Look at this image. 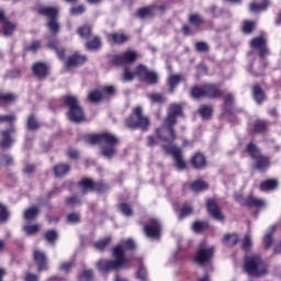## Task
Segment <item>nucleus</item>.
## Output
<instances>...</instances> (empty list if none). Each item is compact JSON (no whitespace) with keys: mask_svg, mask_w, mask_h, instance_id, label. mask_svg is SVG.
I'll return each mask as SVG.
<instances>
[{"mask_svg":"<svg viewBox=\"0 0 281 281\" xmlns=\"http://www.w3.org/2000/svg\"><path fill=\"white\" fill-rule=\"evenodd\" d=\"M126 249L124 246H116L113 249L114 260L101 259L98 262L100 271H117L119 269H128L131 267V260L125 256Z\"/></svg>","mask_w":281,"mask_h":281,"instance_id":"1","label":"nucleus"},{"mask_svg":"<svg viewBox=\"0 0 281 281\" xmlns=\"http://www.w3.org/2000/svg\"><path fill=\"white\" fill-rule=\"evenodd\" d=\"M87 142L91 145L101 144L103 148L102 155L103 157H106V159L115 157V153H117L115 146L117 145L119 139L114 134L109 132L89 135L87 136Z\"/></svg>","mask_w":281,"mask_h":281,"instance_id":"2","label":"nucleus"},{"mask_svg":"<svg viewBox=\"0 0 281 281\" xmlns=\"http://www.w3.org/2000/svg\"><path fill=\"white\" fill-rule=\"evenodd\" d=\"M244 271L254 278L267 276V263L260 255H248L245 257Z\"/></svg>","mask_w":281,"mask_h":281,"instance_id":"3","label":"nucleus"},{"mask_svg":"<svg viewBox=\"0 0 281 281\" xmlns=\"http://www.w3.org/2000/svg\"><path fill=\"white\" fill-rule=\"evenodd\" d=\"M135 76H138L142 80L145 82H148V85H157L159 82V75L155 71L148 70L146 66L139 65L136 68V72L131 71V69L125 68L124 75H123V81L128 82V80H133Z\"/></svg>","mask_w":281,"mask_h":281,"instance_id":"4","label":"nucleus"},{"mask_svg":"<svg viewBox=\"0 0 281 281\" xmlns=\"http://www.w3.org/2000/svg\"><path fill=\"white\" fill-rule=\"evenodd\" d=\"M65 104L68 106V117L70 122H76L77 124L83 122L85 120V111L82 106H80V102L78 98L75 95L65 97Z\"/></svg>","mask_w":281,"mask_h":281,"instance_id":"5","label":"nucleus"},{"mask_svg":"<svg viewBox=\"0 0 281 281\" xmlns=\"http://www.w3.org/2000/svg\"><path fill=\"white\" fill-rule=\"evenodd\" d=\"M246 151L255 160V168L257 170L265 172L269 168V158L260 154V149L254 143L247 145Z\"/></svg>","mask_w":281,"mask_h":281,"instance_id":"6","label":"nucleus"},{"mask_svg":"<svg viewBox=\"0 0 281 281\" xmlns=\"http://www.w3.org/2000/svg\"><path fill=\"white\" fill-rule=\"evenodd\" d=\"M150 125L148 117L142 114V106H136L133 111V114L126 120V126L128 128H142L146 131Z\"/></svg>","mask_w":281,"mask_h":281,"instance_id":"7","label":"nucleus"},{"mask_svg":"<svg viewBox=\"0 0 281 281\" xmlns=\"http://www.w3.org/2000/svg\"><path fill=\"white\" fill-rule=\"evenodd\" d=\"M192 98H221V88L217 85L195 86L191 90Z\"/></svg>","mask_w":281,"mask_h":281,"instance_id":"8","label":"nucleus"},{"mask_svg":"<svg viewBox=\"0 0 281 281\" xmlns=\"http://www.w3.org/2000/svg\"><path fill=\"white\" fill-rule=\"evenodd\" d=\"M38 14H43L44 16H48L49 21L47 23L48 30L50 32H58L60 30V25L58 21H56V16H58V8L56 7H40L37 9Z\"/></svg>","mask_w":281,"mask_h":281,"instance_id":"9","label":"nucleus"},{"mask_svg":"<svg viewBox=\"0 0 281 281\" xmlns=\"http://www.w3.org/2000/svg\"><path fill=\"white\" fill-rule=\"evenodd\" d=\"M214 256V247L207 246V244H200L198 251L195 254V262L198 265H207L212 257Z\"/></svg>","mask_w":281,"mask_h":281,"instance_id":"10","label":"nucleus"},{"mask_svg":"<svg viewBox=\"0 0 281 281\" xmlns=\"http://www.w3.org/2000/svg\"><path fill=\"white\" fill-rule=\"evenodd\" d=\"M162 150L167 153V155H171L176 161V166L179 170H186V160H183V155L181 148L177 146H162Z\"/></svg>","mask_w":281,"mask_h":281,"instance_id":"11","label":"nucleus"},{"mask_svg":"<svg viewBox=\"0 0 281 281\" xmlns=\"http://www.w3.org/2000/svg\"><path fill=\"white\" fill-rule=\"evenodd\" d=\"M137 53L133 49L125 50L122 55H115L112 59L113 65L122 67V65H131L137 60Z\"/></svg>","mask_w":281,"mask_h":281,"instance_id":"12","label":"nucleus"},{"mask_svg":"<svg viewBox=\"0 0 281 281\" xmlns=\"http://www.w3.org/2000/svg\"><path fill=\"white\" fill-rule=\"evenodd\" d=\"M172 126H175V124H168L165 120L164 125L156 130V135H158L159 139L162 142H175V139H177V134H175V128H172Z\"/></svg>","mask_w":281,"mask_h":281,"instance_id":"13","label":"nucleus"},{"mask_svg":"<svg viewBox=\"0 0 281 281\" xmlns=\"http://www.w3.org/2000/svg\"><path fill=\"white\" fill-rule=\"evenodd\" d=\"M115 94V87L108 86L103 89L92 90L88 94V100L90 102H100L102 99L106 98V95Z\"/></svg>","mask_w":281,"mask_h":281,"instance_id":"14","label":"nucleus"},{"mask_svg":"<svg viewBox=\"0 0 281 281\" xmlns=\"http://www.w3.org/2000/svg\"><path fill=\"white\" fill-rule=\"evenodd\" d=\"M79 187L81 189V192L83 194H87V192H91L95 190L97 192H102L104 191V184L100 182H93V180L89 178H85L79 182Z\"/></svg>","mask_w":281,"mask_h":281,"instance_id":"15","label":"nucleus"},{"mask_svg":"<svg viewBox=\"0 0 281 281\" xmlns=\"http://www.w3.org/2000/svg\"><path fill=\"white\" fill-rule=\"evenodd\" d=\"M144 232L148 238H159L161 234V223L153 218L144 226Z\"/></svg>","mask_w":281,"mask_h":281,"instance_id":"16","label":"nucleus"},{"mask_svg":"<svg viewBox=\"0 0 281 281\" xmlns=\"http://www.w3.org/2000/svg\"><path fill=\"white\" fill-rule=\"evenodd\" d=\"M250 46L254 47V49H259L261 60L265 59V56H269V48H267V40H265V37H255L251 41Z\"/></svg>","mask_w":281,"mask_h":281,"instance_id":"17","label":"nucleus"},{"mask_svg":"<svg viewBox=\"0 0 281 281\" xmlns=\"http://www.w3.org/2000/svg\"><path fill=\"white\" fill-rule=\"evenodd\" d=\"M183 109L179 104L172 103L169 106L168 116L166 117V124H177V117L181 115Z\"/></svg>","mask_w":281,"mask_h":281,"instance_id":"18","label":"nucleus"},{"mask_svg":"<svg viewBox=\"0 0 281 281\" xmlns=\"http://www.w3.org/2000/svg\"><path fill=\"white\" fill-rule=\"evenodd\" d=\"M13 133L14 130H5L1 132V148H11V146H14V137H12Z\"/></svg>","mask_w":281,"mask_h":281,"instance_id":"19","label":"nucleus"},{"mask_svg":"<svg viewBox=\"0 0 281 281\" xmlns=\"http://www.w3.org/2000/svg\"><path fill=\"white\" fill-rule=\"evenodd\" d=\"M206 207L209 210V213L211 214V216H213V218H215V221H223L225 218V216L221 212V207H218V205H216L214 201L207 200Z\"/></svg>","mask_w":281,"mask_h":281,"instance_id":"20","label":"nucleus"},{"mask_svg":"<svg viewBox=\"0 0 281 281\" xmlns=\"http://www.w3.org/2000/svg\"><path fill=\"white\" fill-rule=\"evenodd\" d=\"M87 61V57L85 55H79L78 53L74 54L72 56L68 57L66 61L67 69H71V67H78L80 65H85Z\"/></svg>","mask_w":281,"mask_h":281,"instance_id":"21","label":"nucleus"},{"mask_svg":"<svg viewBox=\"0 0 281 281\" xmlns=\"http://www.w3.org/2000/svg\"><path fill=\"white\" fill-rule=\"evenodd\" d=\"M34 260L38 265V271H45V269H47V256L45 252L35 250Z\"/></svg>","mask_w":281,"mask_h":281,"instance_id":"22","label":"nucleus"},{"mask_svg":"<svg viewBox=\"0 0 281 281\" xmlns=\"http://www.w3.org/2000/svg\"><path fill=\"white\" fill-rule=\"evenodd\" d=\"M32 69H33V74L37 78H45L49 71V68L47 67V65L45 63H41V61L34 64Z\"/></svg>","mask_w":281,"mask_h":281,"instance_id":"23","label":"nucleus"},{"mask_svg":"<svg viewBox=\"0 0 281 281\" xmlns=\"http://www.w3.org/2000/svg\"><path fill=\"white\" fill-rule=\"evenodd\" d=\"M279 183L276 179H268L260 183L261 192H271L278 188Z\"/></svg>","mask_w":281,"mask_h":281,"instance_id":"24","label":"nucleus"},{"mask_svg":"<svg viewBox=\"0 0 281 281\" xmlns=\"http://www.w3.org/2000/svg\"><path fill=\"white\" fill-rule=\"evenodd\" d=\"M246 203H247L248 207H257L258 210H260L261 207H265V205H267V202H265V200L258 199L254 195H249L246 200Z\"/></svg>","mask_w":281,"mask_h":281,"instance_id":"25","label":"nucleus"},{"mask_svg":"<svg viewBox=\"0 0 281 281\" xmlns=\"http://www.w3.org/2000/svg\"><path fill=\"white\" fill-rule=\"evenodd\" d=\"M191 164L193 166V168H196L198 170L201 168H205V156L203 154H195L192 159H191Z\"/></svg>","mask_w":281,"mask_h":281,"instance_id":"26","label":"nucleus"},{"mask_svg":"<svg viewBox=\"0 0 281 281\" xmlns=\"http://www.w3.org/2000/svg\"><path fill=\"white\" fill-rule=\"evenodd\" d=\"M238 240H240V237L236 233L226 234L223 238V243L226 247H234V245L238 244Z\"/></svg>","mask_w":281,"mask_h":281,"instance_id":"27","label":"nucleus"},{"mask_svg":"<svg viewBox=\"0 0 281 281\" xmlns=\"http://www.w3.org/2000/svg\"><path fill=\"white\" fill-rule=\"evenodd\" d=\"M155 12V7H144L137 10L136 16L138 19H148V16H153Z\"/></svg>","mask_w":281,"mask_h":281,"instance_id":"28","label":"nucleus"},{"mask_svg":"<svg viewBox=\"0 0 281 281\" xmlns=\"http://www.w3.org/2000/svg\"><path fill=\"white\" fill-rule=\"evenodd\" d=\"M70 170L71 166L67 164H59L54 168L55 177H65V175H67V172H69Z\"/></svg>","mask_w":281,"mask_h":281,"instance_id":"29","label":"nucleus"},{"mask_svg":"<svg viewBox=\"0 0 281 281\" xmlns=\"http://www.w3.org/2000/svg\"><path fill=\"white\" fill-rule=\"evenodd\" d=\"M252 95L257 104H261V102H265V92L262 91V88H260V86H254Z\"/></svg>","mask_w":281,"mask_h":281,"instance_id":"30","label":"nucleus"},{"mask_svg":"<svg viewBox=\"0 0 281 281\" xmlns=\"http://www.w3.org/2000/svg\"><path fill=\"white\" fill-rule=\"evenodd\" d=\"M273 232H276V225H272L263 237L266 249H269L273 245Z\"/></svg>","mask_w":281,"mask_h":281,"instance_id":"31","label":"nucleus"},{"mask_svg":"<svg viewBox=\"0 0 281 281\" xmlns=\"http://www.w3.org/2000/svg\"><path fill=\"white\" fill-rule=\"evenodd\" d=\"M183 80V76L181 75H171L169 77V81H168V85H169V91L170 93H173L175 92V88L177 87V85H179V82H181Z\"/></svg>","mask_w":281,"mask_h":281,"instance_id":"32","label":"nucleus"},{"mask_svg":"<svg viewBox=\"0 0 281 281\" xmlns=\"http://www.w3.org/2000/svg\"><path fill=\"white\" fill-rule=\"evenodd\" d=\"M40 210L36 206H32L24 212L25 221H35L38 218Z\"/></svg>","mask_w":281,"mask_h":281,"instance_id":"33","label":"nucleus"},{"mask_svg":"<svg viewBox=\"0 0 281 281\" xmlns=\"http://www.w3.org/2000/svg\"><path fill=\"white\" fill-rule=\"evenodd\" d=\"M269 0H262V3L252 2L249 4L250 12H262L266 8H269Z\"/></svg>","mask_w":281,"mask_h":281,"instance_id":"34","label":"nucleus"},{"mask_svg":"<svg viewBox=\"0 0 281 281\" xmlns=\"http://www.w3.org/2000/svg\"><path fill=\"white\" fill-rule=\"evenodd\" d=\"M110 41L112 40L113 43H116L117 45H122V43H126L128 41V37L124 35V33H114L112 35H109L108 37Z\"/></svg>","mask_w":281,"mask_h":281,"instance_id":"35","label":"nucleus"},{"mask_svg":"<svg viewBox=\"0 0 281 281\" xmlns=\"http://www.w3.org/2000/svg\"><path fill=\"white\" fill-rule=\"evenodd\" d=\"M191 190H193V192H202V190H207V182L203 180H195L191 183Z\"/></svg>","mask_w":281,"mask_h":281,"instance_id":"36","label":"nucleus"},{"mask_svg":"<svg viewBox=\"0 0 281 281\" xmlns=\"http://www.w3.org/2000/svg\"><path fill=\"white\" fill-rule=\"evenodd\" d=\"M48 49H54V52H56L58 58H60V60H63V58H65V50H58V41L54 40L52 42H48L47 44Z\"/></svg>","mask_w":281,"mask_h":281,"instance_id":"37","label":"nucleus"},{"mask_svg":"<svg viewBox=\"0 0 281 281\" xmlns=\"http://www.w3.org/2000/svg\"><path fill=\"white\" fill-rule=\"evenodd\" d=\"M14 30H16V24L11 23V22H4L3 29H2V34L4 36H11V34L14 33Z\"/></svg>","mask_w":281,"mask_h":281,"instance_id":"38","label":"nucleus"},{"mask_svg":"<svg viewBox=\"0 0 281 281\" xmlns=\"http://www.w3.org/2000/svg\"><path fill=\"white\" fill-rule=\"evenodd\" d=\"M40 126L41 124L38 123V120L36 119V116H34V114L30 115L27 119L29 131H37Z\"/></svg>","mask_w":281,"mask_h":281,"instance_id":"39","label":"nucleus"},{"mask_svg":"<svg viewBox=\"0 0 281 281\" xmlns=\"http://www.w3.org/2000/svg\"><path fill=\"white\" fill-rule=\"evenodd\" d=\"M199 111L202 120H210L212 117V106L203 105Z\"/></svg>","mask_w":281,"mask_h":281,"instance_id":"40","label":"nucleus"},{"mask_svg":"<svg viewBox=\"0 0 281 281\" xmlns=\"http://www.w3.org/2000/svg\"><path fill=\"white\" fill-rule=\"evenodd\" d=\"M120 210L123 216H133V207H131L130 204L121 203Z\"/></svg>","mask_w":281,"mask_h":281,"instance_id":"41","label":"nucleus"},{"mask_svg":"<svg viewBox=\"0 0 281 281\" xmlns=\"http://www.w3.org/2000/svg\"><path fill=\"white\" fill-rule=\"evenodd\" d=\"M100 38L99 37H94L93 40L87 42L86 47L87 49H100Z\"/></svg>","mask_w":281,"mask_h":281,"instance_id":"42","label":"nucleus"},{"mask_svg":"<svg viewBox=\"0 0 281 281\" xmlns=\"http://www.w3.org/2000/svg\"><path fill=\"white\" fill-rule=\"evenodd\" d=\"M40 229H41V226L38 224L26 225V226L23 227V231L29 236H32V234H36V232H38Z\"/></svg>","mask_w":281,"mask_h":281,"instance_id":"43","label":"nucleus"},{"mask_svg":"<svg viewBox=\"0 0 281 281\" xmlns=\"http://www.w3.org/2000/svg\"><path fill=\"white\" fill-rule=\"evenodd\" d=\"M45 238L47 243H54L55 240H58V232L50 229L45 233Z\"/></svg>","mask_w":281,"mask_h":281,"instance_id":"44","label":"nucleus"},{"mask_svg":"<svg viewBox=\"0 0 281 281\" xmlns=\"http://www.w3.org/2000/svg\"><path fill=\"white\" fill-rule=\"evenodd\" d=\"M14 100H16V97L14 95V93H3L0 92V102H14Z\"/></svg>","mask_w":281,"mask_h":281,"instance_id":"45","label":"nucleus"},{"mask_svg":"<svg viewBox=\"0 0 281 281\" xmlns=\"http://www.w3.org/2000/svg\"><path fill=\"white\" fill-rule=\"evenodd\" d=\"M109 243H111V238H104V239H101L97 243L93 244V247L95 249H98L99 251H102V249H104V247H106L109 245Z\"/></svg>","mask_w":281,"mask_h":281,"instance_id":"46","label":"nucleus"},{"mask_svg":"<svg viewBox=\"0 0 281 281\" xmlns=\"http://www.w3.org/2000/svg\"><path fill=\"white\" fill-rule=\"evenodd\" d=\"M241 247L245 251H249V249H251V245H252V241H251V236L250 235H245V237L243 238V241H241Z\"/></svg>","mask_w":281,"mask_h":281,"instance_id":"47","label":"nucleus"},{"mask_svg":"<svg viewBox=\"0 0 281 281\" xmlns=\"http://www.w3.org/2000/svg\"><path fill=\"white\" fill-rule=\"evenodd\" d=\"M78 34H79V36H81V38H89V36H91V27L90 26H81L78 30Z\"/></svg>","mask_w":281,"mask_h":281,"instance_id":"48","label":"nucleus"},{"mask_svg":"<svg viewBox=\"0 0 281 281\" xmlns=\"http://www.w3.org/2000/svg\"><path fill=\"white\" fill-rule=\"evenodd\" d=\"M255 133H262L267 130V123L265 121H257L254 125Z\"/></svg>","mask_w":281,"mask_h":281,"instance_id":"49","label":"nucleus"},{"mask_svg":"<svg viewBox=\"0 0 281 281\" xmlns=\"http://www.w3.org/2000/svg\"><path fill=\"white\" fill-rule=\"evenodd\" d=\"M190 214H192V206L184 204L180 210V218L190 216Z\"/></svg>","mask_w":281,"mask_h":281,"instance_id":"50","label":"nucleus"},{"mask_svg":"<svg viewBox=\"0 0 281 281\" xmlns=\"http://www.w3.org/2000/svg\"><path fill=\"white\" fill-rule=\"evenodd\" d=\"M8 218H10L8 207H5L3 204H0V221H8Z\"/></svg>","mask_w":281,"mask_h":281,"instance_id":"51","label":"nucleus"},{"mask_svg":"<svg viewBox=\"0 0 281 281\" xmlns=\"http://www.w3.org/2000/svg\"><path fill=\"white\" fill-rule=\"evenodd\" d=\"M68 223H80V213H69L67 215Z\"/></svg>","mask_w":281,"mask_h":281,"instance_id":"52","label":"nucleus"},{"mask_svg":"<svg viewBox=\"0 0 281 281\" xmlns=\"http://www.w3.org/2000/svg\"><path fill=\"white\" fill-rule=\"evenodd\" d=\"M83 12H85V5H82V4L72 7L70 9V13L74 14V16H78V14H82Z\"/></svg>","mask_w":281,"mask_h":281,"instance_id":"53","label":"nucleus"},{"mask_svg":"<svg viewBox=\"0 0 281 281\" xmlns=\"http://www.w3.org/2000/svg\"><path fill=\"white\" fill-rule=\"evenodd\" d=\"M192 227H193V232L199 234V232H203L205 229V223L204 222H194Z\"/></svg>","mask_w":281,"mask_h":281,"instance_id":"54","label":"nucleus"},{"mask_svg":"<svg viewBox=\"0 0 281 281\" xmlns=\"http://www.w3.org/2000/svg\"><path fill=\"white\" fill-rule=\"evenodd\" d=\"M190 23H192L193 25H201V23H203V19L201 18V15L199 14H193L190 16L189 19Z\"/></svg>","mask_w":281,"mask_h":281,"instance_id":"55","label":"nucleus"},{"mask_svg":"<svg viewBox=\"0 0 281 281\" xmlns=\"http://www.w3.org/2000/svg\"><path fill=\"white\" fill-rule=\"evenodd\" d=\"M148 273L146 272V268H144V266H140L137 273H136V277L138 278V280H146Z\"/></svg>","mask_w":281,"mask_h":281,"instance_id":"56","label":"nucleus"},{"mask_svg":"<svg viewBox=\"0 0 281 281\" xmlns=\"http://www.w3.org/2000/svg\"><path fill=\"white\" fill-rule=\"evenodd\" d=\"M66 205H70L71 207H75V205H80V199L77 196H71L66 200Z\"/></svg>","mask_w":281,"mask_h":281,"instance_id":"57","label":"nucleus"},{"mask_svg":"<svg viewBox=\"0 0 281 281\" xmlns=\"http://www.w3.org/2000/svg\"><path fill=\"white\" fill-rule=\"evenodd\" d=\"M1 162L4 164L5 166H12L14 162V158L10 155H3L1 156Z\"/></svg>","mask_w":281,"mask_h":281,"instance_id":"58","label":"nucleus"},{"mask_svg":"<svg viewBox=\"0 0 281 281\" xmlns=\"http://www.w3.org/2000/svg\"><path fill=\"white\" fill-rule=\"evenodd\" d=\"M195 49H196V52H207V49H209L207 43H205V42H198L195 44Z\"/></svg>","mask_w":281,"mask_h":281,"instance_id":"59","label":"nucleus"},{"mask_svg":"<svg viewBox=\"0 0 281 281\" xmlns=\"http://www.w3.org/2000/svg\"><path fill=\"white\" fill-rule=\"evenodd\" d=\"M252 31H254V22H245L243 32L245 34H251Z\"/></svg>","mask_w":281,"mask_h":281,"instance_id":"60","label":"nucleus"},{"mask_svg":"<svg viewBox=\"0 0 281 281\" xmlns=\"http://www.w3.org/2000/svg\"><path fill=\"white\" fill-rule=\"evenodd\" d=\"M91 278H93V270H85L80 276V280H91Z\"/></svg>","mask_w":281,"mask_h":281,"instance_id":"61","label":"nucleus"},{"mask_svg":"<svg viewBox=\"0 0 281 281\" xmlns=\"http://www.w3.org/2000/svg\"><path fill=\"white\" fill-rule=\"evenodd\" d=\"M16 120V116L14 114H7V115H0V122H14Z\"/></svg>","mask_w":281,"mask_h":281,"instance_id":"62","label":"nucleus"},{"mask_svg":"<svg viewBox=\"0 0 281 281\" xmlns=\"http://www.w3.org/2000/svg\"><path fill=\"white\" fill-rule=\"evenodd\" d=\"M151 102H164V95L161 93L149 94Z\"/></svg>","mask_w":281,"mask_h":281,"instance_id":"63","label":"nucleus"},{"mask_svg":"<svg viewBox=\"0 0 281 281\" xmlns=\"http://www.w3.org/2000/svg\"><path fill=\"white\" fill-rule=\"evenodd\" d=\"M25 281H38V276L29 272L25 276Z\"/></svg>","mask_w":281,"mask_h":281,"instance_id":"64","label":"nucleus"}]
</instances>
